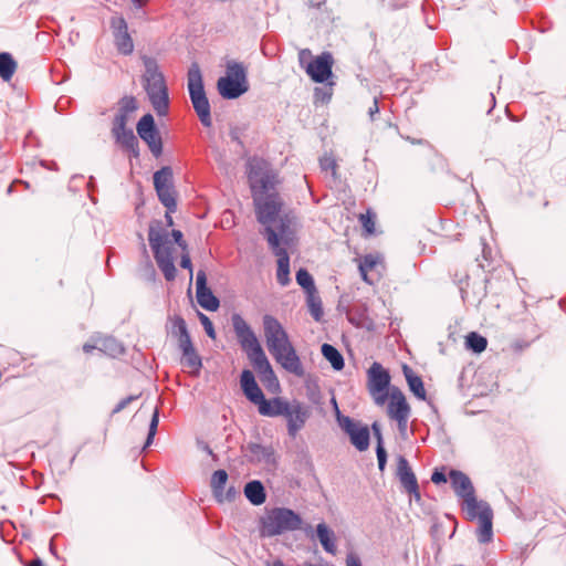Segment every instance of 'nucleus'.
I'll return each mask as SVG.
<instances>
[{"instance_id":"6e6552de","label":"nucleus","mask_w":566,"mask_h":566,"mask_svg":"<svg viewBox=\"0 0 566 566\" xmlns=\"http://www.w3.org/2000/svg\"><path fill=\"white\" fill-rule=\"evenodd\" d=\"M188 91L195 112L205 127L212 125L210 103L205 92L202 74L199 65L192 63L188 70Z\"/></svg>"},{"instance_id":"473e14b6","label":"nucleus","mask_w":566,"mask_h":566,"mask_svg":"<svg viewBox=\"0 0 566 566\" xmlns=\"http://www.w3.org/2000/svg\"><path fill=\"white\" fill-rule=\"evenodd\" d=\"M306 303L313 318L319 322L323 316V305L317 290L306 293Z\"/></svg>"},{"instance_id":"e2e57ef3","label":"nucleus","mask_w":566,"mask_h":566,"mask_svg":"<svg viewBox=\"0 0 566 566\" xmlns=\"http://www.w3.org/2000/svg\"><path fill=\"white\" fill-rule=\"evenodd\" d=\"M205 450L207 451V453H209L213 459H216V454L212 452V450L206 446Z\"/></svg>"},{"instance_id":"c85d7f7f","label":"nucleus","mask_w":566,"mask_h":566,"mask_svg":"<svg viewBox=\"0 0 566 566\" xmlns=\"http://www.w3.org/2000/svg\"><path fill=\"white\" fill-rule=\"evenodd\" d=\"M371 429H373L374 436L377 439L376 454H377V460H378V469L380 472H384L385 468H386V463H387V452L384 447L381 429L377 422L373 423Z\"/></svg>"},{"instance_id":"423d86ee","label":"nucleus","mask_w":566,"mask_h":566,"mask_svg":"<svg viewBox=\"0 0 566 566\" xmlns=\"http://www.w3.org/2000/svg\"><path fill=\"white\" fill-rule=\"evenodd\" d=\"M217 88L227 99H234L247 93L250 88L248 67L242 62L229 60L226 64V75L218 80Z\"/></svg>"},{"instance_id":"72a5a7b5","label":"nucleus","mask_w":566,"mask_h":566,"mask_svg":"<svg viewBox=\"0 0 566 566\" xmlns=\"http://www.w3.org/2000/svg\"><path fill=\"white\" fill-rule=\"evenodd\" d=\"M137 102L133 96H125L119 102V109L114 117L113 123H117V120L122 117L125 119V124H127L128 115L136 111Z\"/></svg>"},{"instance_id":"aec40b11","label":"nucleus","mask_w":566,"mask_h":566,"mask_svg":"<svg viewBox=\"0 0 566 566\" xmlns=\"http://www.w3.org/2000/svg\"><path fill=\"white\" fill-rule=\"evenodd\" d=\"M196 294L198 304L207 311H217L220 302L213 295L212 291L207 286V275L203 270L197 272Z\"/></svg>"},{"instance_id":"412c9836","label":"nucleus","mask_w":566,"mask_h":566,"mask_svg":"<svg viewBox=\"0 0 566 566\" xmlns=\"http://www.w3.org/2000/svg\"><path fill=\"white\" fill-rule=\"evenodd\" d=\"M480 526L478 528V539L482 544L492 541L493 537V511L488 502L480 501L478 505V515Z\"/></svg>"},{"instance_id":"2f4dec72","label":"nucleus","mask_w":566,"mask_h":566,"mask_svg":"<svg viewBox=\"0 0 566 566\" xmlns=\"http://www.w3.org/2000/svg\"><path fill=\"white\" fill-rule=\"evenodd\" d=\"M227 481L228 473L226 470L220 469L213 472L210 480V486L216 499H221L223 496V490Z\"/></svg>"},{"instance_id":"0eeeda50","label":"nucleus","mask_w":566,"mask_h":566,"mask_svg":"<svg viewBox=\"0 0 566 566\" xmlns=\"http://www.w3.org/2000/svg\"><path fill=\"white\" fill-rule=\"evenodd\" d=\"M302 517L291 509L274 507L261 518V534L272 537L301 530Z\"/></svg>"},{"instance_id":"4d7b16f0","label":"nucleus","mask_w":566,"mask_h":566,"mask_svg":"<svg viewBox=\"0 0 566 566\" xmlns=\"http://www.w3.org/2000/svg\"><path fill=\"white\" fill-rule=\"evenodd\" d=\"M229 135H230V137H231V139H232L233 142H237V143H238V144H240V145L242 144V142H241V139H240V132H239V128H237V127L231 128V129H230Z\"/></svg>"},{"instance_id":"393cba45","label":"nucleus","mask_w":566,"mask_h":566,"mask_svg":"<svg viewBox=\"0 0 566 566\" xmlns=\"http://www.w3.org/2000/svg\"><path fill=\"white\" fill-rule=\"evenodd\" d=\"M316 534L324 551L332 555H335L337 549L335 544L334 532L331 528H328V526L325 523H319L316 526Z\"/></svg>"},{"instance_id":"8fccbe9b","label":"nucleus","mask_w":566,"mask_h":566,"mask_svg":"<svg viewBox=\"0 0 566 566\" xmlns=\"http://www.w3.org/2000/svg\"><path fill=\"white\" fill-rule=\"evenodd\" d=\"M360 221L368 233L374 232V221L368 216H360Z\"/></svg>"},{"instance_id":"f3484780","label":"nucleus","mask_w":566,"mask_h":566,"mask_svg":"<svg viewBox=\"0 0 566 566\" xmlns=\"http://www.w3.org/2000/svg\"><path fill=\"white\" fill-rule=\"evenodd\" d=\"M112 134L116 143L133 157L139 156V143L137 137L134 135L133 129L126 128L125 119L122 117L117 123H113Z\"/></svg>"},{"instance_id":"052dcab7","label":"nucleus","mask_w":566,"mask_h":566,"mask_svg":"<svg viewBox=\"0 0 566 566\" xmlns=\"http://www.w3.org/2000/svg\"><path fill=\"white\" fill-rule=\"evenodd\" d=\"M170 213L171 212L167 211L166 216H165L168 226H172L174 224V221H172V218H171Z\"/></svg>"},{"instance_id":"de8ad7c7","label":"nucleus","mask_w":566,"mask_h":566,"mask_svg":"<svg viewBox=\"0 0 566 566\" xmlns=\"http://www.w3.org/2000/svg\"><path fill=\"white\" fill-rule=\"evenodd\" d=\"M138 399V396L137 395H130L124 399H122L116 406L115 408L113 409V413H118L120 412L122 410H124L130 402H133L134 400Z\"/></svg>"},{"instance_id":"bb28decb","label":"nucleus","mask_w":566,"mask_h":566,"mask_svg":"<svg viewBox=\"0 0 566 566\" xmlns=\"http://www.w3.org/2000/svg\"><path fill=\"white\" fill-rule=\"evenodd\" d=\"M403 374H405V377L407 379V382H408L409 388L412 391V394L417 398H419L421 400H424L426 396H427V392H426V389L423 387L422 379L419 376L415 375L412 369L409 368L408 366H403Z\"/></svg>"},{"instance_id":"e433bc0d","label":"nucleus","mask_w":566,"mask_h":566,"mask_svg":"<svg viewBox=\"0 0 566 566\" xmlns=\"http://www.w3.org/2000/svg\"><path fill=\"white\" fill-rule=\"evenodd\" d=\"M155 189L172 186V170L166 166L154 174Z\"/></svg>"},{"instance_id":"4be33fe9","label":"nucleus","mask_w":566,"mask_h":566,"mask_svg":"<svg viewBox=\"0 0 566 566\" xmlns=\"http://www.w3.org/2000/svg\"><path fill=\"white\" fill-rule=\"evenodd\" d=\"M240 384L243 394L252 403L259 405L264 399L263 391L256 384L254 375L251 370L244 369L242 371Z\"/></svg>"},{"instance_id":"c756f323","label":"nucleus","mask_w":566,"mask_h":566,"mask_svg":"<svg viewBox=\"0 0 566 566\" xmlns=\"http://www.w3.org/2000/svg\"><path fill=\"white\" fill-rule=\"evenodd\" d=\"M17 62L8 52L0 53V77L10 81L17 71Z\"/></svg>"},{"instance_id":"1a4fd4ad","label":"nucleus","mask_w":566,"mask_h":566,"mask_svg":"<svg viewBox=\"0 0 566 566\" xmlns=\"http://www.w3.org/2000/svg\"><path fill=\"white\" fill-rule=\"evenodd\" d=\"M450 482L455 494L463 500V510L469 520H475L478 515V501L474 486L470 478L459 470H451L449 473Z\"/></svg>"},{"instance_id":"c03bdc74","label":"nucleus","mask_w":566,"mask_h":566,"mask_svg":"<svg viewBox=\"0 0 566 566\" xmlns=\"http://www.w3.org/2000/svg\"><path fill=\"white\" fill-rule=\"evenodd\" d=\"M199 319H200V323L201 325L203 326L205 328V332L207 333V335L214 339L216 338V331H214V326L212 324V322L210 321V318L202 314V313H199Z\"/></svg>"},{"instance_id":"2eb2a0df","label":"nucleus","mask_w":566,"mask_h":566,"mask_svg":"<svg viewBox=\"0 0 566 566\" xmlns=\"http://www.w3.org/2000/svg\"><path fill=\"white\" fill-rule=\"evenodd\" d=\"M387 412L389 418L397 421L400 431L407 429L410 407L403 394L397 388L392 389L390 392Z\"/></svg>"},{"instance_id":"5701e85b","label":"nucleus","mask_w":566,"mask_h":566,"mask_svg":"<svg viewBox=\"0 0 566 566\" xmlns=\"http://www.w3.org/2000/svg\"><path fill=\"white\" fill-rule=\"evenodd\" d=\"M245 457L252 463H264L268 465L275 463L273 448L260 443H249L245 447Z\"/></svg>"},{"instance_id":"0e129e2a","label":"nucleus","mask_w":566,"mask_h":566,"mask_svg":"<svg viewBox=\"0 0 566 566\" xmlns=\"http://www.w3.org/2000/svg\"><path fill=\"white\" fill-rule=\"evenodd\" d=\"M135 4H137L138 7H142L146 0H132Z\"/></svg>"},{"instance_id":"a18cd8bd","label":"nucleus","mask_w":566,"mask_h":566,"mask_svg":"<svg viewBox=\"0 0 566 566\" xmlns=\"http://www.w3.org/2000/svg\"><path fill=\"white\" fill-rule=\"evenodd\" d=\"M178 346L181 352L195 347L189 335V332L186 334L184 333V335H180V337H178Z\"/></svg>"},{"instance_id":"680f3d73","label":"nucleus","mask_w":566,"mask_h":566,"mask_svg":"<svg viewBox=\"0 0 566 566\" xmlns=\"http://www.w3.org/2000/svg\"><path fill=\"white\" fill-rule=\"evenodd\" d=\"M93 348H95V346H92V345H88V344H85L83 346V349L85 353H90Z\"/></svg>"},{"instance_id":"58836bf2","label":"nucleus","mask_w":566,"mask_h":566,"mask_svg":"<svg viewBox=\"0 0 566 566\" xmlns=\"http://www.w3.org/2000/svg\"><path fill=\"white\" fill-rule=\"evenodd\" d=\"M296 282L305 290L306 293L316 290L312 275L305 269H300L296 272Z\"/></svg>"},{"instance_id":"f03ea898","label":"nucleus","mask_w":566,"mask_h":566,"mask_svg":"<svg viewBox=\"0 0 566 566\" xmlns=\"http://www.w3.org/2000/svg\"><path fill=\"white\" fill-rule=\"evenodd\" d=\"M266 347L286 371L303 377L305 370L290 337L279 319L270 314L262 318Z\"/></svg>"},{"instance_id":"37998d69","label":"nucleus","mask_w":566,"mask_h":566,"mask_svg":"<svg viewBox=\"0 0 566 566\" xmlns=\"http://www.w3.org/2000/svg\"><path fill=\"white\" fill-rule=\"evenodd\" d=\"M321 169L324 171H331L333 177L336 176L337 163L332 156H324L319 159Z\"/></svg>"},{"instance_id":"13d9d810","label":"nucleus","mask_w":566,"mask_h":566,"mask_svg":"<svg viewBox=\"0 0 566 566\" xmlns=\"http://www.w3.org/2000/svg\"><path fill=\"white\" fill-rule=\"evenodd\" d=\"M28 566H44V564L39 557H36L32 559Z\"/></svg>"},{"instance_id":"bf43d9fd","label":"nucleus","mask_w":566,"mask_h":566,"mask_svg":"<svg viewBox=\"0 0 566 566\" xmlns=\"http://www.w3.org/2000/svg\"><path fill=\"white\" fill-rule=\"evenodd\" d=\"M305 55H311V51H310V50H307V49H305V50H302V51L300 52V60H301V62L303 61V59H304V56H305Z\"/></svg>"},{"instance_id":"39448f33","label":"nucleus","mask_w":566,"mask_h":566,"mask_svg":"<svg viewBox=\"0 0 566 566\" xmlns=\"http://www.w3.org/2000/svg\"><path fill=\"white\" fill-rule=\"evenodd\" d=\"M148 241L154 252L156 263L165 279L167 281L175 280L177 270L171 256V245L167 241V231L163 228L161 221L154 220L150 222Z\"/></svg>"},{"instance_id":"603ef678","label":"nucleus","mask_w":566,"mask_h":566,"mask_svg":"<svg viewBox=\"0 0 566 566\" xmlns=\"http://www.w3.org/2000/svg\"><path fill=\"white\" fill-rule=\"evenodd\" d=\"M171 235L175 242L182 249H186V242L182 239V233L179 230H172Z\"/></svg>"},{"instance_id":"09e8293b","label":"nucleus","mask_w":566,"mask_h":566,"mask_svg":"<svg viewBox=\"0 0 566 566\" xmlns=\"http://www.w3.org/2000/svg\"><path fill=\"white\" fill-rule=\"evenodd\" d=\"M238 492L234 486H230L226 492L223 491V496L221 499H216L218 502L222 503L224 501L231 502L235 499Z\"/></svg>"},{"instance_id":"b1692460","label":"nucleus","mask_w":566,"mask_h":566,"mask_svg":"<svg viewBox=\"0 0 566 566\" xmlns=\"http://www.w3.org/2000/svg\"><path fill=\"white\" fill-rule=\"evenodd\" d=\"M289 402L281 398H273L272 400L263 399L259 405V412L266 417L284 416L287 412Z\"/></svg>"},{"instance_id":"f704fd0d","label":"nucleus","mask_w":566,"mask_h":566,"mask_svg":"<svg viewBox=\"0 0 566 566\" xmlns=\"http://www.w3.org/2000/svg\"><path fill=\"white\" fill-rule=\"evenodd\" d=\"M181 363L184 366L191 368L193 371L198 373L202 367L201 357L198 355L195 347L181 352Z\"/></svg>"},{"instance_id":"7ed1b4c3","label":"nucleus","mask_w":566,"mask_h":566,"mask_svg":"<svg viewBox=\"0 0 566 566\" xmlns=\"http://www.w3.org/2000/svg\"><path fill=\"white\" fill-rule=\"evenodd\" d=\"M231 323L238 343L247 353L248 358L256 371L263 377L264 380H276V376L272 369V366L251 326L238 313L232 314Z\"/></svg>"},{"instance_id":"4468645a","label":"nucleus","mask_w":566,"mask_h":566,"mask_svg":"<svg viewBox=\"0 0 566 566\" xmlns=\"http://www.w3.org/2000/svg\"><path fill=\"white\" fill-rule=\"evenodd\" d=\"M287 409V412L284 413L287 422V433L291 438H295L311 417V409L298 400L289 402Z\"/></svg>"},{"instance_id":"5fc2aeb1","label":"nucleus","mask_w":566,"mask_h":566,"mask_svg":"<svg viewBox=\"0 0 566 566\" xmlns=\"http://www.w3.org/2000/svg\"><path fill=\"white\" fill-rule=\"evenodd\" d=\"M346 566H361L359 557L353 553L348 554L346 557Z\"/></svg>"},{"instance_id":"a211bd4d","label":"nucleus","mask_w":566,"mask_h":566,"mask_svg":"<svg viewBox=\"0 0 566 566\" xmlns=\"http://www.w3.org/2000/svg\"><path fill=\"white\" fill-rule=\"evenodd\" d=\"M333 55L323 52L306 65V73L315 83H324L332 76Z\"/></svg>"},{"instance_id":"9d476101","label":"nucleus","mask_w":566,"mask_h":566,"mask_svg":"<svg viewBox=\"0 0 566 566\" xmlns=\"http://www.w3.org/2000/svg\"><path fill=\"white\" fill-rule=\"evenodd\" d=\"M368 391L374 398L377 406H384L388 399V387L390 384V375L381 364L375 361L367 371Z\"/></svg>"},{"instance_id":"c9c22d12","label":"nucleus","mask_w":566,"mask_h":566,"mask_svg":"<svg viewBox=\"0 0 566 566\" xmlns=\"http://www.w3.org/2000/svg\"><path fill=\"white\" fill-rule=\"evenodd\" d=\"M99 349L112 357H116L124 353L123 345L111 336L101 339Z\"/></svg>"},{"instance_id":"49530a36","label":"nucleus","mask_w":566,"mask_h":566,"mask_svg":"<svg viewBox=\"0 0 566 566\" xmlns=\"http://www.w3.org/2000/svg\"><path fill=\"white\" fill-rule=\"evenodd\" d=\"M314 97H315V101H319L322 103H326V102H328L331 99L332 92L327 91L325 88H322V87H316L314 90Z\"/></svg>"},{"instance_id":"f257e3e1","label":"nucleus","mask_w":566,"mask_h":566,"mask_svg":"<svg viewBox=\"0 0 566 566\" xmlns=\"http://www.w3.org/2000/svg\"><path fill=\"white\" fill-rule=\"evenodd\" d=\"M247 169L256 220L263 226L261 234L268 242L272 232L284 244H290L294 217L283 210V200L276 191L277 174L269 161L259 157L250 158Z\"/></svg>"},{"instance_id":"ea45409f","label":"nucleus","mask_w":566,"mask_h":566,"mask_svg":"<svg viewBox=\"0 0 566 566\" xmlns=\"http://www.w3.org/2000/svg\"><path fill=\"white\" fill-rule=\"evenodd\" d=\"M378 263V258L373 254L365 255L359 263V272L365 282H369L367 277L368 271H371Z\"/></svg>"},{"instance_id":"cd10ccee","label":"nucleus","mask_w":566,"mask_h":566,"mask_svg":"<svg viewBox=\"0 0 566 566\" xmlns=\"http://www.w3.org/2000/svg\"><path fill=\"white\" fill-rule=\"evenodd\" d=\"M322 355L328 360L335 370H342L344 368V357L339 350L331 344L322 345Z\"/></svg>"},{"instance_id":"a19ab883","label":"nucleus","mask_w":566,"mask_h":566,"mask_svg":"<svg viewBox=\"0 0 566 566\" xmlns=\"http://www.w3.org/2000/svg\"><path fill=\"white\" fill-rule=\"evenodd\" d=\"M158 422H159V409H158V407H156L153 412L151 419H150L148 434H147V439H146L144 448H147L153 443V440L157 432Z\"/></svg>"},{"instance_id":"9b49d317","label":"nucleus","mask_w":566,"mask_h":566,"mask_svg":"<svg viewBox=\"0 0 566 566\" xmlns=\"http://www.w3.org/2000/svg\"><path fill=\"white\" fill-rule=\"evenodd\" d=\"M333 402L337 410V421L342 430L348 434L352 444L358 451H365L369 447L370 433L367 426L360 423L359 421H355L354 419L347 416H340L339 410L337 408V403L335 398H333Z\"/></svg>"},{"instance_id":"79ce46f5","label":"nucleus","mask_w":566,"mask_h":566,"mask_svg":"<svg viewBox=\"0 0 566 566\" xmlns=\"http://www.w3.org/2000/svg\"><path fill=\"white\" fill-rule=\"evenodd\" d=\"M184 333H188L187 324L181 316H176L172 319L171 334L178 338L180 335H184Z\"/></svg>"},{"instance_id":"f8f14e48","label":"nucleus","mask_w":566,"mask_h":566,"mask_svg":"<svg viewBox=\"0 0 566 566\" xmlns=\"http://www.w3.org/2000/svg\"><path fill=\"white\" fill-rule=\"evenodd\" d=\"M138 136L147 144L150 153L158 158L163 154V140L151 114L144 115L136 126Z\"/></svg>"},{"instance_id":"69168bd1","label":"nucleus","mask_w":566,"mask_h":566,"mask_svg":"<svg viewBox=\"0 0 566 566\" xmlns=\"http://www.w3.org/2000/svg\"><path fill=\"white\" fill-rule=\"evenodd\" d=\"M490 102L492 103V107H494V105H495V97H494L493 93L490 94Z\"/></svg>"},{"instance_id":"20e7f679","label":"nucleus","mask_w":566,"mask_h":566,"mask_svg":"<svg viewBox=\"0 0 566 566\" xmlns=\"http://www.w3.org/2000/svg\"><path fill=\"white\" fill-rule=\"evenodd\" d=\"M143 63L145 66L142 77L143 87L157 115L165 116L169 108V95L165 76L154 57L143 56Z\"/></svg>"},{"instance_id":"864d4df0","label":"nucleus","mask_w":566,"mask_h":566,"mask_svg":"<svg viewBox=\"0 0 566 566\" xmlns=\"http://www.w3.org/2000/svg\"><path fill=\"white\" fill-rule=\"evenodd\" d=\"M431 480L436 484L444 483L447 482V476L443 472L436 470L431 475Z\"/></svg>"},{"instance_id":"4c0bfd02","label":"nucleus","mask_w":566,"mask_h":566,"mask_svg":"<svg viewBox=\"0 0 566 566\" xmlns=\"http://www.w3.org/2000/svg\"><path fill=\"white\" fill-rule=\"evenodd\" d=\"M465 345L473 353L480 354L486 348L488 340L482 335L471 332L465 338Z\"/></svg>"},{"instance_id":"7c9ffc66","label":"nucleus","mask_w":566,"mask_h":566,"mask_svg":"<svg viewBox=\"0 0 566 566\" xmlns=\"http://www.w3.org/2000/svg\"><path fill=\"white\" fill-rule=\"evenodd\" d=\"M156 192L159 201L168 210V212H175L177 209V202L174 186L157 188Z\"/></svg>"},{"instance_id":"a878e982","label":"nucleus","mask_w":566,"mask_h":566,"mask_svg":"<svg viewBox=\"0 0 566 566\" xmlns=\"http://www.w3.org/2000/svg\"><path fill=\"white\" fill-rule=\"evenodd\" d=\"M244 495L253 505H261L266 499L265 489L258 480L250 481L245 484Z\"/></svg>"},{"instance_id":"dca6fc26","label":"nucleus","mask_w":566,"mask_h":566,"mask_svg":"<svg viewBox=\"0 0 566 566\" xmlns=\"http://www.w3.org/2000/svg\"><path fill=\"white\" fill-rule=\"evenodd\" d=\"M111 29L117 51L124 55L132 54L134 51V42L128 33L126 20L123 17H113L111 19Z\"/></svg>"},{"instance_id":"6e6d98bb","label":"nucleus","mask_w":566,"mask_h":566,"mask_svg":"<svg viewBox=\"0 0 566 566\" xmlns=\"http://www.w3.org/2000/svg\"><path fill=\"white\" fill-rule=\"evenodd\" d=\"M377 113H379V106H378V101L375 98L373 102V105L368 109V114H369L371 120H374V116Z\"/></svg>"},{"instance_id":"3c124183","label":"nucleus","mask_w":566,"mask_h":566,"mask_svg":"<svg viewBox=\"0 0 566 566\" xmlns=\"http://www.w3.org/2000/svg\"><path fill=\"white\" fill-rule=\"evenodd\" d=\"M180 266L182 269H187L190 273V276H192V264H191L189 254H187V253L182 254L181 261H180Z\"/></svg>"},{"instance_id":"ddd939ff","label":"nucleus","mask_w":566,"mask_h":566,"mask_svg":"<svg viewBox=\"0 0 566 566\" xmlns=\"http://www.w3.org/2000/svg\"><path fill=\"white\" fill-rule=\"evenodd\" d=\"M268 244L272 252L277 256L276 280L282 286H286L291 282L290 277V256L285 249L283 240L276 238L274 233H270Z\"/></svg>"},{"instance_id":"6ab92c4d","label":"nucleus","mask_w":566,"mask_h":566,"mask_svg":"<svg viewBox=\"0 0 566 566\" xmlns=\"http://www.w3.org/2000/svg\"><path fill=\"white\" fill-rule=\"evenodd\" d=\"M396 476L406 492L411 494L417 501L420 500V492L417 478L403 455L397 458Z\"/></svg>"}]
</instances>
